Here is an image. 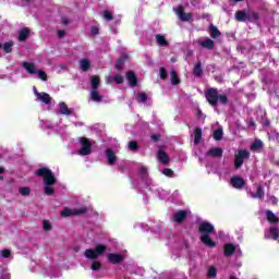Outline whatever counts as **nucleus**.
<instances>
[{
  "label": "nucleus",
  "instance_id": "nucleus-47",
  "mask_svg": "<svg viewBox=\"0 0 279 279\" xmlns=\"http://www.w3.org/2000/svg\"><path fill=\"white\" fill-rule=\"evenodd\" d=\"M161 173L166 175L167 178H173V170L169 168H165L161 170Z\"/></svg>",
  "mask_w": 279,
  "mask_h": 279
},
{
  "label": "nucleus",
  "instance_id": "nucleus-29",
  "mask_svg": "<svg viewBox=\"0 0 279 279\" xmlns=\"http://www.w3.org/2000/svg\"><path fill=\"white\" fill-rule=\"evenodd\" d=\"M92 90H99V76L94 75L90 78Z\"/></svg>",
  "mask_w": 279,
  "mask_h": 279
},
{
  "label": "nucleus",
  "instance_id": "nucleus-44",
  "mask_svg": "<svg viewBox=\"0 0 279 279\" xmlns=\"http://www.w3.org/2000/svg\"><path fill=\"white\" fill-rule=\"evenodd\" d=\"M101 16L105 21H112L113 16H112V12L110 11H104L101 13Z\"/></svg>",
  "mask_w": 279,
  "mask_h": 279
},
{
  "label": "nucleus",
  "instance_id": "nucleus-56",
  "mask_svg": "<svg viewBox=\"0 0 279 279\" xmlns=\"http://www.w3.org/2000/svg\"><path fill=\"white\" fill-rule=\"evenodd\" d=\"M64 34H65L64 31H59V32H58L59 38H63Z\"/></svg>",
  "mask_w": 279,
  "mask_h": 279
},
{
  "label": "nucleus",
  "instance_id": "nucleus-46",
  "mask_svg": "<svg viewBox=\"0 0 279 279\" xmlns=\"http://www.w3.org/2000/svg\"><path fill=\"white\" fill-rule=\"evenodd\" d=\"M128 148H129L131 151H136V149H138V144H137L136 142H134V141L129 142Z\"/></svg>",
  "mask_w": 279,
  "mask_h": 279
},
{
  "label": "nucleus",
  "instance_id": "nucleus-60",
  "mask_svg": "<svg viewBox=\"0 0 279 279\" xmlns=\"http://www.w3.org/2000/svg\"><path fill=\"white\" fill-rule=\"evenodd\" d=\"M0 173H3V168L0 167Z\"/></svg>",
  "mask_w": 279,
  "mask_h": 279
},
{
  "label": "nucleus",
  "instance_id": "nucleus-18",
  "mask_svg": "<svg viewBox=\"0 0 279 279\" xmlns=\"http://www.w3.org/2000/svg\"><path fill=\"white\" fill-rule=\"evenodd\" d=\"M157 159L161 165H169V155H167V153H165L162 149L158 150Z\"/></svg>",
  "mask_w": 279,
  "mask_h": 279
},
{
  "label": "nucleus",
  "instance_id": "nucleus-62",
  "mask_svg": "<svg viewBox=\"0 0 279 279\" xmlns=\"http://www.w3.org/2000/svg\"><path fill=\"white\" fill-rule=\"evenodd\" d=\"M58 132H59V134H62V131H61V130H59Z\"/></svg>",
  "mask_w": 279,
  "mask_h": 279
},
{
  "label": "nucleus",
  "instance_id": "nucleus-52",
  "mask_svg": "<svg viewBox=\"0 0 279 279\" xmlns=\"http://www.w3.org/2000/svg\"><path fill=\"white\" fill-rule=\"evenodd\" d=\"M0 279H10V272L8 270H2Z\"/></svg>",
  "mask_w": 279,
  "mask_h": 279
},
{
  "label": "nucleus",
  "instance_id": "nucleus-2",
  "mask_svg": "<svg viewBox=\"0 0 279 279\" xmlns=\"http://www.w3.org/2000/svg\"><path fill=\"white\" fill-rule=\"evenodd\" d=\"M35 175L44 178V193L46 195H53L56 190H53V184H56V174L51 172L49 168H39Z\"/></svg>",
  "mask_w": 279,
  "mask_h": 279
},
{
  "label": "nucleus",
  "instance_id": "nucleus-40",
  "mask_svg": "<svg viewBox=\"0 0 279 279\" xmlns=\"http://www.w3.org/2000/svg\"><path fill=\"white\" fill-rule=\"evenodd\" d=\"M12 256V251L4 248L0 251V258H10Z\"/></svg>",
  "mask_w": 279,
  "mask_h": 279
},
{
  "label": "nucleus",
  "instance_id": "nucleus-37",
  "mask_svg": "<svg viewBox=\"0 0 279 279\" xmlns=\"http://www.w3.org/2000/svg\"><path fill=\"white\" fill-rule=\"evenodd\" d=\"M12 47H14V43L7 41L3 44L2 49L5 53H12Z\"/></svg>",
  "mask_w": 279,
  "mask_h": 279
},
{
  "label": "nucleus",
  "instance_id": "nucleus-57",
  "mask_svg": "<svg viewBox=\"0 0 279 279\" xmlns=\"http://www.w3.org/2000/svg\"><path fill=\"white\" fill-rule=\"evenodd\" d=\"M272 204H278V198L277 197H271Z\"/></svg>",
  "mask_w": 279,
  "mask_h": 279
},
{
  "label": "nucleus",
  "instance_id": "nucleus-9",
  "mask_svg": "<svg viewBox=\"0 0 279 279\" xmlns=\"http://www.w3.org/2000/svg\"><path fill=\"white\" fill-rule=\"evenodd\" d=\"M250 158V153L245 149H240L235 155L234 167L235 169H241L243 167V162Z\"/></svg>",
  "mask_w": 279,
  "mask_h": 279
},
{
  "label": "nucleus",
  "instance_id": "nucleus-41",
  "mask_svg": "<svg viewBox=\"0 0 279 279\" xmlns=\"http://www.w3.org/2000/svg\"><path fill=\"white\" fill-rule=\"evenodd\" d=\"M137 101H138V104H147V94L140 93L137 95Z\"/></svg>",
  "mask_w": 279,
  "mask_h": 279
},
{
  "label": "nucleus",
  "instance_id": "nucleus-58",
  "mask_svg": "<svg viewBox=\"0 0 279 279\" xmlns=\"http://www.w3.org/2000/svg\"><path fill=\"white\" fill-rule=\"evenodd\" d=\"M248 125H250V128H254L256 124L254 123V121H250Z\"/></svg>",
  "mask_w": 279,
  "mask_h": 279
},
{
  "label": "nucleus",
  "instance_id": "nucleus-36",
  "mask_svg": "<svg viewBox=\"0 0 279 279\" xmlns=\"http://www.w3.org/2000/svg\"><path fill=\"white\" fill-rule=\"evenodd\" d=\"M203 73H204V71L202 70V62L196 63V65L194 66L195 77H202Z\"/></svg>",
  "mask_w": 279,
  "mask_h": 279
},
{
  "label": "nucleus",
  "instance_id": "nucleus-53",
  "mask_svg": "<svg viewBox=\"0 0 279 279\" xmlns=\"http://www.w3.org/2000/svg\"><path fill=\"white\" fill-rule=\"evenodd\" d=\"M90 34L92 36H97V34H99V27L93 26L90 29Z\"/></svg>",
  "mask_w": 279,
  "mask_h": 279
},
{
  "label": "nucleus",
  "instance_id": "nucleus-15",
  "mask_svg": "<svg viewBox=\"0 0 279 279\" xmlns=\"http://www.w3.org/2000/svg\"><path fill=\"white\" fill-rule=\"evenodd\" d=\"M230 184L233 189H236L238 191H241L243 186H245V180L243 178L235 175L230 179Z\"/></svg>",
  "mask_w": 279,
  "mask_h": 279
},
{
  "label": "nucleus",
  "instance_id": "nucleus-28",
  "mask_svg": "<svg viewBox=\"0 0 279 279\" xmlns=\"http://www.w3.org/2000/svg\"><path fill=\"white\" fill-rule=\"evenodd\" d=\"M126 80H128L130 86L136 85V74H134V72H128Z\"/></svg>",
  "mask_w": 279,
  "mask_h": 279
},
{
  "label": "nucleus",
  "instance_id": "nucleus-27",
  "mask_svg": "<svg viewBox=\"0 0 279 279\" xmlns=\"http://www.w3.org/2000/svg\"><path fill=\"white\" fill-rule=\"evenodd\" d=\"M80 69L81 71H88V69H90V61L88 59H82L80 61Z\"/></svg>",
  "mask_w": 279,
  "mask_h": 279
},
{
  "label": "nucleus",
  "instance_id": "nucleus-22",
  "mask_svg": "<svg viewBox=\"0 0 279 279\" xmlns=\"http://www.w3.org/2000/svg\"><path fill=\"white\" fill-rule=\"evenodd\" d=\"M248 195H250L253 199H263V197L265 196V191H263V186H258L256 194L250 192Z\"/></svg>",
  "mask_w": 279,
  "mask_h": 279
},
{
  "label": "nucleus",
  "instance_id": "nucleus-26",
  "mask_svg": "<svg viewBox=\"0 0 279 279\" xmlns=\"http://www.w3.org/2000/svg\"><path fill=\"white\" fill-rule=\"evenodd\" d=\"M201 47L205 49H213L215 47V41L210 38H206L205 40L201 41Z\"/></svg>",
  "mask_w": 279,
  "mask_h": 279
},
{
  "label": "nucleus",
  "instance_id": "nucleus-54",
  "mask_svg": "<svg viewBox=\"0 0 279 279\" xmlns=\"http://www.w3.org/2000/svg\"><path fill=\"white\" fill-rule=\"evenodd\" d=\"M151 141H154L155 143H157V141H160V135H158V134L151 135Z\"/></svg>",
  "mask_w": 279,
  "mask_h": 279
},
{
  "label": "nucleus",
  "instance_id": "nucleus-19",
  "mask_svg": "<svg viewBox=\"0 0 279 279\" xmlns=\"http://www.w3.org/2000/svg\"><path fill=\"white\" fill-rule=\"evenodd\" d=\"M207 156H211L213 158H221V156H223V149L220 147L210 148L207 151Z\"/></svg>",
  "mask_w": 279,
  "mask_h": 279
},
{
  "label": "nucleus",
  "instance_id": "nucleus-61",
  "mask_svg": "<svg viewBox=\"0 0 279 279\" xmlns=\"http://www.w3.org/2000/svg\"><path fill=\"white\" fill-rule=\"evenodd\" d=\"M232 1L239 2V1H243V0H232Z\"/></svg>",
  "mask_w": 279,
  "mask_h": 279
},
{
  "label": "nucleus",
  "instance_id": "nucleus-32",
  "mask_svg": "<svg viewBox=\"0 0 279 279\" xmlns=\"http://www.w3.org/2000/svg\"><path fill=\"white\" fill-rule=\"evenodd\" d=\"M252 151H260L263 149V142L260 140H256L252 145H251Z\"/></svg>",
  "mask_w": 279,
  "mask_h": 279
},
{
  "label": "nucleus",
  "instance_id": "nucleus-16",
  "mask_svg": "<svg viewBox=\"0 0 279 279\" xmlns=\"http://www.w3.org/2000/svg\"><path fill=\"white\" fill-rule=\"evenodd\" d=\"M174 12L177 16L180 19V21L186 22L193 19V15H191V13H185L182 7L175 8Z\"/></svg>",
  "mask_w": 279,
  "mask_h": 279
},
{
  "label": "nucleus",
  "instance_id": "nucleus-6",
  "mask_svg": "<svg viewBox=\"0 0 279 279\" xmlns=\"http://www.w3.org/2000/svg\"><path fill=\"white\" fill-rule=\"evenodd\" d=\"M22 66L29 75H37L41 82H47V72L36 69V65L32 62H23Z\"/></svg>",
  "mask_w": 279,
  "mask_h": 279
},
{
  "label": "nucleus",
  "instance_id": "nucleus-14",
  "mask_svg": "<svg viewBox=\"0 0 279 279\" xmlns=\"http://www.w3.org/2000/svg\"><path fill=\"white\" fill-rule=\"evenodd\" d=\"M107 258L109 263H112V265H119V263H123V260H125V255L119 253H109Z\"/></svg>",
  "mask_w": 279,
  "mask_h": 279
},
{
  "label": "nucleus",
  "instance_id": "nucleus-7",
  "mask_svg": "<svg viewBox=\"0 0 279 279\" xmlns=\"http://www.w3.org/2000/svg\"><path fill=\"white\" fill-rule=\"evenodd\" d=\"M106 245L98 244L95 248H87L84 253V256L85 258L95 260V258H99V256H101L106 252Z\"/></svg>",
  "mask_w": 279,
  "mask_h": 279
},
{
  "label": "nucleus",
  "instance_id": "nucleus-4",
  "mask_svg": "<svg viewBox=\"0 0 279 279\" xmlns=\"http://www.w3.org/2000/svg\"><path fill=\"white\" fill-rule=\"evenodd\" d=\"M266 217L271 226L265 230V239L279 241V217L271 210L266 211Z\"/></svg>",
  "mask_w": 279,
  "mask_h": 279
},
{
  "label": "nucleus",
  "instance_id": "nucleus-49",
  "mask_svg": "<svg viewBox=\"0 0 279 279\" xmlns=\"http://www.w3.org/2000/svg\"><path fill=\"white\" fill-rule=\"evenodd\" d=\"M43 227H44V230H46V232H48L49 230H51V222L49 220H44Z\"/></svg>",
  "mask_w": 279,
  "mask_h": 279
},
{
  "label": "nucleus",
  "instance_id": "nucleus-43",
  "mask_svg": "<svg viewBox=\"0 0 279 279\" xmlns=\"http://www.w3.org/2000/svg\"><path fill=\"white\" fill-rule=\"evenodd\" d=\"M90 269H92L93 271H99V269H101V262L94 260V262L92 263Z\"/></svg>",
  "mask_w": 279,
  "mask_h": 279
},
{
  "label": "nucleus",
  "instance_id": "nucleus-42",
  "mask_svg": "<svg viewBox=\"0 0 279 279\" xmlns=\"http://www.w3.org/2000/svg\"><path fill=\"white\" fill-rule=\"evenodd\" d=\"M32 193V190L27 186L20 187V195L27 197Z\"/></svg>",
  "mask_w": 279,
  "mask_h": 279
},
{
  "label": "nucleus",
  "instance_id": "nucleus-13",
  "mask_svg": "<svg viewBox=\"0 0 279 279\" xmlns=\"http://www.w3.org/2000/svg\"><path fill=\"white\" fill-rule=\"evenodd\" d=\"M105 156L107 159L108 165H110V167L117 165V162H119V157H117V153H114L112 149L108 148L105 151Z\"/></svg>",
  "mask_w": 279,
  "mask_h": 279
},
{
  "label": "nucleus",
  "instance_id": "nucleus-38",
  "mask_svg": "<svg viewBox=\"0 0 279 279\" xmlns=\"http://www.w3.org/2000/svg\"><path fill=\"white\" fill-rule=\"evenodd\" d=\"M215 141H221L223 138V129H217L214 131Z\"/></svg>",
  "mask_w": 279,
  "mask_h": 279
},
{
  "label": "nucleus",
  "instance_id": "nucleus-21",
  "mask_svg": "<svg viewBox=\"0 0 279 279\" xmlns=\"http://www.w3.org/2000/svg\"><path fill=\"white\" fill-rule=\"evenodd\" d=\"M40 128L43 130H57L58 131V126L53 125V123H51V121H49V120H41Z\"/></svg>",
  "mask_w": 279,
  "mask_h": 279
},
{
  "label": "nucleus",
  "instance_id": "nucleus-25",
  "mask_svg": "<svg viewBox=\"0 0 279 279\" xmlns=\"http://www.w3.org/2000/svg\"><path fill=\"white\" fill-rule=\"evenodd\" d=\"M236 21H240L241 23H245L247 21V12L245 11H238L235 13Z\"/></svg>",
  "mask_w": 279,
  "mask_h": 279
},
{
  "label": "nucleus",
  "instance_id": "nucleus-1",
  "mask_svg": "<svg viewBox=\"0 0 279 279\" xmlns=\"http://www.w3.org/2000/svg\"><path fill=\"white\" fill-rule=\"evenodd\" d=\"M137 169L142 182L149 186V191L150 193H153L155 197H158L159 199H167V197H169V192L162 190L161 187L156 186L154 184V181L149 179V168H147V166H143L140 163L137 166Z\"/></svg>",
  "mask_w": 279,
  "mask_h": 279
},
{
  "label": "nucleus",
  "instance_id": "nucleus-34",
  "mask_svg": "<svg viewBox=\"0 0 279 279\" xmlns=\"http://www.w3.org/2000/svg\"><path fill=\"white\" fill-rule=\"evenodd\" d=\"M209 34H210L211 38H218V36H221V32H219V29L216 28L215 25H210Z\"/></svg>",
  "mask_w": 279,
  "mask_h": 279
},
{
  "label": "nucleus",
  "instance_id": "nucleus-11",
  "mask_svg": "<svg viewBox=\"0 0 279 279\" xmlns=\"http://www.w3.org/2000/svg\"><path fill=\"white\" fill-rule=\"evenodd\" d=\"M234 256L241 257L243 256V252H241V246L234 245L232 243L225 244V256Z\"/></svg>",
  "mask_w": 279,
  "mask_h": 279
},
{
  "label": "nucleus",
  "instance_id": "nucleus-5",
  "mask_svg": "<svg viewBox=\"0 0 279 279\" xmlns=\"http://www.w3.org/2000/svg\"><path fill=\"white\" fill-rule=\"evenodd\" d=\"M205 97L210 106H217L218 101L219 104H222V106L228 104V96L223 94L219 95V92L215 88L207 89L205 92Z\"/></svg>",
  "mask_w": 279,
  "mask_h": 279
},
{
  "label": "nucleus",
  "instance_id": "nucleus-23",
  "mask_svg": "<svg viewBox=\"0 0 279 279\" xmlns=\"http://www.w3.org/2000/svg\"><path fill=\"white\" fill-rule=\"evenodd\" d=\"M112 82H116V84H123V76L118 75V76H107L106 77L107 84H112Z\"/></svg>",
  "mask_w": 279,
  "mask_h": 279
},
{
  "label": "nucleus",
  "instance_id": "nucleus-35",
  "mask_svg": "<svg viewBox=\"0 0 279 279\" xmlns=\"http://www.w3.org/2000/svg\"><path fill=\"white\" fill-rule=\"evenodd\" d=\"M29 36V29L27 28H23L21 32H20V36H19V40L21 43H23L24 40H27V37Z\"/></svg>",
  "mask_w": 279,
  "mask_h": 279
},
{
  "label": "nucleus",
  "instance_id": "nucleus-55",
  "mask_svg": "<svg viewBox=\"0 0 279 279\" xmlns=\"http://www.w3.org/2000/svg\"><path fill=\"white\" fill-rule=\"evenodd\" d=\"M197 117L198 119H202V120L206 119V116H204L199 109L197 110Z\"/></svg>",
  "mask_w": 279,
  "mask_h": 279
},
{
  "label": "nucleus",
  "instance_id": "nucleus-12",
  "mask_svg": "<svg viewBox=\"0 0 279 279\" xmlns=\"http://www.w3.org/2000/svg\"><path fill=\"white\" fill-rule=\"evenodd\" d=\"M86 207H81V208H69L65 207L61 213V217H75L76 215H84L86 213Z\"/></svg>",
  "mask_w": 279,
  "mask_h": 279
},
{
  "label": "nucleus",
  "instance_id": "nucleus-63",
  "mask_svg": "<svg viewBox=\"0 0 279 279\" xmlns=\"http://www.w3.org/2000/svg\"><path fill=\"white\" fill-rule=\"evenodd\" d=\"M63 24H64V25H66V22H65V21H63Z\"/></svg>",
  "mask_w": 279,
  "mask_h": 279
},
{
  "label": "nucleus",
  "instance_id": "nucleus-20",
  "mask_svg": "<svg viewBox=\"0 0 279 279\" xmlns=\"http://www.w3.org/2000/svg\"><path fill=\"white\" fill-rule=\"evenodd\" d=\"M59 113L60 114H65V117H70V114H73V111L66 106L65 102H60L59 104Z\"/></svg>",
  "mask_w": 279,
  "mask_h": 279
},
{
  "label": "nucleus",
  "instance_id": "nucleus-30",
  "mask_svg": "<svg viewBox=\"0 0 279 279\" xmlns=\"http://www.w3.org/2000/svg\"><path fill=\"white\" fill-rule=\"evenodd\" d=\"M258 13L254 12V11H247V21L250 23H256V21H258Z\"/></svg>",
  "mask_w": 279,
  "mask_h": 279
},
{
  "label": "nucleus",
  "instance_id": "nucleus-39",
  "mask_svg": "<svg viewBox=\"0 0 279 279\" xmlns=\"http://www.w3.org/2000/svg\"><path fill=\"white\" fill-rule=\"evenodd\" d=\"M156 41L160 47L167 46V39L162 35H157L156 36Z\"/></svg>",
  "mask_w": 279,
  "mask_h": 279
},
{
  "label": "nucleus",
  "instance_id": "nucleus-45",
  "mask_svg": "<svg viewBox=\"0 0 279 279\" xmlns=\"http://www.w3.org/2000/svg\"><path fill=\"white\" fill-rule=\"evenodd\" d=\"M207 276L208 278H217V268L209 267Z\"/></svg>",
  "mask_w": 279,
  "mask_h": 279
},
{
  "label": "nucleus",
  "instance_id": "nucleus-64",
  "mask_svg": "<svg viewBox=\"0 0 279 279\" xmlns=\"http://www.w3.org/2000/svg\"><path fill=\"white\" fill-rule=\"evenodd\" d=\"M26 1H29V0H26Z\"/></svg>",
  "mask_w": 279,
  "mask_h": 279
},
{
  "label": "nucleus",
  "instance_id": "nucleus-59",
  "mask_svg": "<svg viewBox=\"0 0 279 279\" xmlns=\"http://www.w3.org/2000/svg\"><path fill=\"white\" fill-rule=\"evenodd\" d=\"M47 276H49L50 278H53V275L50 272H47Z\"/></svg>",
  "mask_w": 279,
  "mask_h": 279
},
{
  "label": "nucleus",
  "instance_id": "nucleus-3",
  "mask_svg": "<svg viewBox=\"0 0 279 279\" xmlns=\"http://www.w3.org/2000/svg\"><path fill=\"white\" fill-rule=\"evenodd\" d=\"M198 232H201V241L207 247H217V242L210 239V234L215 232V226L208 221H202L198 225Z\"/></svg>",
  "mask_w": 279,
  "mask_h": 279
},
{
  "label": "nucleus",
  "instance_id": "nucleus-24",
  "mask_svg": "<svg viewBox=\"0 0 279 279\" xmlns=\"http://www.w3.org/2000/svg\"><path fill=\"white\" fill-rule=\"evenodd\" d=\"M90 99H92V101H95L96 104H99L101 101V95L99 94V89L90 90Z\"/></svg>",
  "mask_w": 279,
  "mask_h": 279
},
{
  "label": "nucleus",
  "instance_id": "nucleus-8",
  "mask_svg": "<svg viewBox=\"0 0 279 279\" xmlns=\"http://www.w3.org/2000/svg\"><path fill=\"white\" fill-rule=\"evenodd\" d=\"M81 143V149L78 150L80 156H89V154L93 151V142L86 137H82L80 140Z\"/></svg>",
  "mask_w": 279,
  "mask_h": 279
},
{
  "label": "nucleus",
  "instance_id": "nucleus-50",
  "mask_svg": "<svg viewBox=\"0 0 279 279\" xmlns=\"http://www.w3.org/2000/svg\"><path fill=\"white\" fill-rule=\"evenodd\" d=\"M125 62V56H123V57H121L119 60H118V62H117V64H116V68L117 69H121V66H123V63Z\"/></svg>",
  "mask_w": 279,
  "mask_h": 279
},
{
  "label": "nucleus",
  "instance_id": "nucleus-48",
  "mask_svg": "<svg viewBox=\"0 0 279 279\" xmlns=\"http://www.w3.org/2000/svg\"><path fill=\"white\" fill-rule=\"evenodd\" d=\"M162 230H163V228H162V223L161 222L157 223L156 227H153V232L155 234H158V232H162Z\"/></svg>",
  "mask_w": 279,
  "mask_h": 279
},
{
  "label": "nucleus",
  "instance_id": "nucleus-31",
  "mask_svg": "<svg viewBox=\"0 0 279 279\" xmlns=\"http://www.w3.org/2000/svg\"><path fill=\"white\" fill-rule=\"evenodd\" d=\"M170 81H171V84H173L174 86L180 84V77H178L175 70L170 71Z\"/></svg>",
  "mask_w": 279,
  "mask_h": 279
},
{
  "label": "nucleus",
  "instance_id": "nucleus-10",
  "mask_svg": "<svg viewBox=\"0 0 279 279\" xmlns=\"http://www.w3.org/2000/svg\"><path fill=\"white\" fill-rule=\"evenodd\" d=\"M33 93L37 99V101H39V104H45L46 106H49L52 101V98L49 94L41 92L39 93L38 89H36V87H33Z\"/></svg>",
  "mask_w": 279,
  "mask_h": 279
},
{
  "label": "nucleus",
  "instance_id": "nucleus-33",
  "mask_svg": "<svg viewBox=\"0 0 279 279\" xmlns=\"http://www.w3.org/2000/svg\"><path fill=\"white\" fill-rule=\"evenodd\" d=\"M202 141V129H195L194 131V144L199 145Z\"/></svg>",
  "mask_w": 279,
  "mask_h": 279
},
{
  "label": "nucleus",
  "instance_id": "nucleus-51",
  "mask_svg": "<svg viewBox=\"0 0 279 279\" xmlns=\"http://www.w3.org/2000/svg\"><path fill=\"white\" fill-rule=\"evenodd\" d=\"M159 75L162 80H167V70H165V68H160Z\"/></svg>",
  "mask_w": 279,
  "mask_h": 279
},
{
  "label": "nucleus",
  "instance_id": "nucleus-17",
  "mask_svg": "<svg viewBox=\"0 0 279 279\" xmlns=\"http://www.w3.org/2000/svg\"><path fill=\"white\" fill-rule=\"evenodd\" d=\"M186 217H189V211L179 210V211L174 213V215L172 216V221L174 223H182V221H184L186 219Z\"/></svg>",
  "mask_w": 279,
  "mask_h": 279
}]
</instances>
